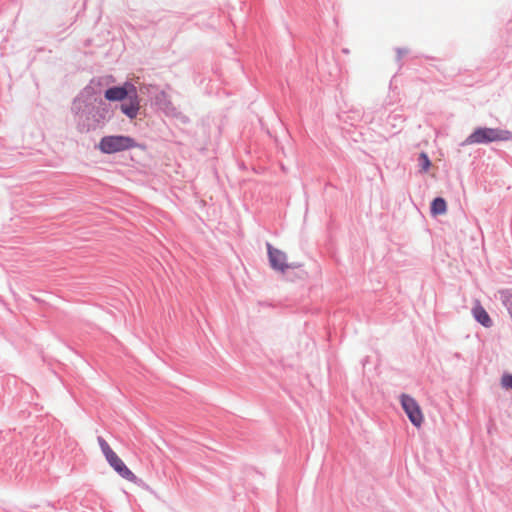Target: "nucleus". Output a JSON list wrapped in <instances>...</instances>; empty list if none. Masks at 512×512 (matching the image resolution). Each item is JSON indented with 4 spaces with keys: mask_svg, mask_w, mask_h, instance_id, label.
I'll list each match as a JSON object with an SVG mask.
<instances>
[{
    "mask_svg": "<svg viewBox=\"0 0 512 512\" xmlns=\"http://www.w3.org/2000/svg\"><path fill=\"white\" fill-rule=\"evenodd\" d=\"M447 211V204L444 198L437 197L431 203V213L432 215H443Z\"/></svg>",
    "mask_w": 512,
    "mask_h": 512,
    "instance_id": "1a4fd4ad",
    "label": "nucleus"
},
{
    "mask_svg": "<svg viewBox=\"0 0 512 512\" xmlns=\"http://www.w3.org/2000/svg\"><path fill=\"white\" fill-rule=\"evenodd\" d=\"M509 140H512V132L508 130L481 127L470 134L463 142V145L487 144L490 142Z\"/></svg>",
    "mask_w": 512,
    "mask_h": 512,
    "instance_id": "f257e3e1",
    "label": "nucleus"
},
{
    "mask_svg": "<svg viewBox=\"0 0 512 512\" xmlns=\"http://www.w3.org/2000/svg\"><path fill=\"white\" fill-rule=\"evenodd\" d=\"M502 386L507 389H512V375L506 374L502 377L501 380Z\"/></svg>",
    "mask_w": 512,
    "mask_h": 512,
    "instance_id": "9b49d317",
    "label": "nucleus"
},
{
    "mask_svg": "<svg viewBox=\"0 0 512 512\" xmlns=\"http://www.w3.org/2000/svg\"><path fill=\"white\" fill-rule=\"evenodd\" d=\"M268 256L270 265L273 269L279 271H285L286 269L293 267L287 263V255L279 250L274 248L271 244H267Z\"/></svg>",
    "mask_w": 512,
    "mask_h": 512,
    "instance_id": "39448f33",
    "label": "nucleus"
},
{
    "mask_svg": "<svg viewBox=\"0 0 512 512\" xmlns=\"http://www.w3.org/2000/svg\"><path fill=\"white\" fill-rule=\"evenodd\" d=\"M401 405L411 423L416 427H420L423 423L424 416L416 400L403 394L401 396Z\"/></svg>",
    "mask_w": 512,
    "mask_h": 512,
    "instance_id": "20e7f679",
    "label": "nucleus"
},
{
    "mask_svg": "<svg viewBox=\"0 0 512 512\" xmlns=\"http://www.w3.org/2000/svg\"><path fill=\"white\" fill-rule=\"evenodd\" d=\"M419 164L421 166V171L427 172L429 170L431 161L426 153L422 152L419 155Z\"/></svg>",
    "mask_w": 512,
    "mask_h": 512,
    "instance_id": "9d476101",
    "label": "nucleus"
},
{
    "mask_svg": "<svg viewBox=\"0 0 512 512\" xmlns=\"http://www.w3.org/2000/svg\"><path fill=\"white\" fill-rule=\"evenodd\" d=\"M98 443L109 465L124 479L137 483V476L125 465L122 459L113 451L110 445L102 437H98Z\"/></svg>",
    "mask_w": 512,
    "mask_h": 512,
    "instance_id": "f03ea898",
    "label": "nucleus"
},
{
    "mask_svg": "<svg viewBox=\"0 0 512 512\" xmlns=\"http://www.w3.org/2000/svg\"><path fill=\"white\" fill-rule=\"evenodd\" d=\"M474 318L482 324L484 327H491L492 320L486 310L481 306L479 301H476L474 308L472 309Z\"/></svg>",
    "mask_w": 512,
    "mask_h": 512,
    "instance_id": "6e6552de",
    "label": "nucleus"
},
{
    "mask_svg": "<svg viewBox=\"0 0 512 512\" xmlns=\"http://www.w3.org/2000/svg\"><path fill=\"white\" fill-rule=\"evenodd\" d=\"M135 87L132 84L126 83L122 87H112L105 91V98L109 101H122L128 97Z\"/></svg>",
    "mask_w": 512,
    "mask_h": 512,
    "instance_id": "423d86ee",
    "label": "nucleus"
},
{
    "mask_svg": "<svg viewBox=\"0 0 512 512\" xmlns=\"http://www.w3.org/2000/svg\"><path fill=\"white\" fill-rule=\"evenodd\" d=\"M408 51L406 49H398L397 50V58L398 60H400L403 55H405Z\"/></svg>",
    "mask_w": 512,
    "mask_h": 512,
    "instance_id": "f8f14e48",
    "label": "nucleus"
},
{
    "mask_svg": "<svg viewBox=\"0 0 512 512\" xmlns=\"http://www.w3.org/2000/svg\"><path fill=\"white\" fill-rule=\"evenodd\" d=\"M121 111L130 119L136 118L140 109V100L136 89L128 96V101L121 104Z\"/></svg>",
    "mask_w": 512,
    "mask_h": 512,
    "instance_id": "0eeeda50",
    "label": "nucleus"
},
{
    "mask_svg": "<svg viewBox=\"0 0 512 512\" xmlns=\"http://www.w3.org/2000/svg\"><path fill=\"white\" fill-rule=\"evenodd\" d=\"M507 305H508L509 312L512 316V297L507 298Z\"/></svg>",
    "mask_w": 512,
    "mask_h": 512,
    "instance_id": "ddd939ff",
    "label": "nucleus"
},
{
    "mask_svg": "<svg viewBox=\"0 0 512 512\" xmlns=\"http://www.w3.org/2000/svg\"><path fill=\"white\" fill-rule=\"evenodd\" d=\"M135 140L129 136L111 135L103 137L98 145L101 152L113 154L137 147Z\"/></svg>",
    "mask_w": 512,
    "mask_h": 512,
    "instance_id": "7ed1b4c3",
    "label": "nucleus"
}]
</instances>
